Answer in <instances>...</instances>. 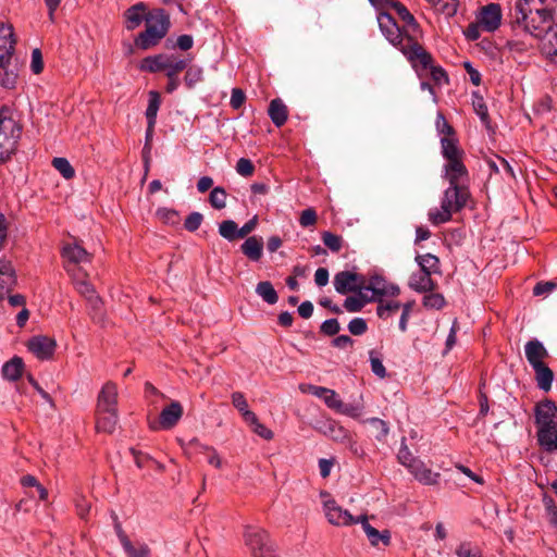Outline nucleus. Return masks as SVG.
Wrapping results in <instances>:
<instances>
[{
	"instance_id": "nucleus-45",
	"label": "nucleus",
	"mask_w": 557,
	"mask_h": 557,
	"mask_svg": "<svg viewBox=\"0 0 557 557\" xmlns=\"http://www.w3.org/2000/svg\"><path fill=\"white\" fill-rule=\"evenodd\" d=\"M219 234L230 242L239 238L238 226L233 220L222 221L219 224Z\"/></svg>"
},
{
	"instance_id": "nucleus-5",
	"label": "nucleus",
	"mask_w": 557,
	"mask_h": 557,
	"mask_svg": "<svg viewBox=\"0 0 557 557\" xmlns=\"http://www.w3.org/2000/svg\"><path fill=\"white\" fill-rule=\"evenodd\" d=\"M463 152L455 145V211L473 208V199L468 188V171L461 161Z\"/></svg>"
},
{
	"instance_id": "nucleus-3",
	"label": "nucleus",
	"mask_w": 557,
	"mask_h": 557,
	"mask_svg": "<svg viewBox=\"0 0 557 557\" xmlns=\"http://www.w3.org/2000/svg\"><path fill=\"white\" fill-rule=\"evenodd\" d=\"M171 28L170 14L161 9L149 10L145 21V30L140 32L134 44L141 50H148L157 46L169 33Z\"/></svg>"
},
{
	"instance_id": "nucleus-34",
	"label": "nucleus",
	"mask_w": 557,
	"mask_h": 557,
	"mask_svg": "<svg viewBox=\"0 0 557 557\" xmlns=\"http://www.w3.org/2000/svg\"><path fill=\"white\" fill-rule=\"evenodd\" d=\"M533 370L537 386L544 392L550 391L554 381L553 371L545 363L534 367Z\"/></svg>"
},
{
	"instance_id": "nucleus-19",
	"label": "nucleus",
	"mask_w": 557,
	"mask_h": 557,
	"mask_svg": "<svg viewBox=\"0 0 557 557\" xmlns=\"http://www.w3.org/2000/svg\"><path fill=\"white\" fill-rule=\"evenodd\" d=\"M524 354L532 368L541 366L548 357V351L539 339H531L524 346Z\"/></svg>"
},
{
	"instance_id": "nucleus-16",
	"label": "nucleus",
	"mask_w": 557,
	"mask_h": 557,
	"mask_svg": "<svg viewBox=\"0 0 557 557\" xmlns=\"http://www.w3.org/2000/svg\"><path fill=\"white\" fill-rule=\"evenodd\" d=\"M14 28L9 24H0V62H10L15 49Z\"/></svg>"
},
{
	"instance_id": "nucleus-1",
	"label": "nucleus",
	"mask_w": 557,
	"mask_h": 557,
	"mask_svg": "<svg viewBox=\"0 0 557 557\" xmlns=\"http://www.w3.org/2000/svg\"><path fill=\"white\" fill-rule=\"evenodd\" d=\"M380 28L386 39L397 47L411 65L428 64L430 53L413 37L400 28L389 13H380L377 16Z\"/></svg>"
},
{
	"instance_id": "nucleus-47",
	"label": "nucleus",
	"mask_w": 557,
	"mask_h": 557,
	"mask_svg": "<svg viewBox=\"0 0 557 557\" xmlns=\"http://www.w3.org/2000/svg\"><path fill=\"white\" fill-rule=\"evenodd\" d=\"M373 298H364L363 296H348L344 301V308L348 312H359L362 310L366 304L372 302Z\"/></svg>"
},
{
	"instance_id": "nucleus-58",
	"label": "nucleus",
	"mask_w": 557,
	"mask_h": 557,
	"mask_svg": "<svg viewBox=\"0 0 557 557\" xmlns=\"http://www.w3.org/2000/svg\"><path fill=\"white\" fill-rule=\"evenodd\" d=\"M236 172L244 177H250L255 173V165L251 160L240 158L236 163Z\"/></svg>"
},
{
	"instance_id": "nucleus-14",
	"label": "nucleus",
	"mask_w": 557,
	"mask_h": 557,
	"mask_svg": "<svg viewBox=\"0 0 557 557\" xmlns=\"http://www.w3.org/2000/svg\"><path fill=\"white\" fill-rule=\"evenodd\" d=\"M55 341L44 335L33 336L27 342L28 350L40 360H48L52 358L55 351Z\"/></svg>"
},
{
	"instance_id": "nucleus-15",
	"label": "nucleus",
	"mask_w": 557,
	"mask_h": 557,
	"mask_svg": "<svg viewBox=\"0 0 557 557\" xmlns=\"http://www.w3.org/2000/svg\"><path fill=\"white\" fill-rule=\"evenodd\" d=\"M183 406L178 401L173 400L169 406L162 409L158 422L159 426H157L154 423H151L150 428L152 430H158L159 428L163 430H170L177 424L183 416Z\"/></svg>"
},
{
	"instance_id": "nucleus-13",
	"label": "nucleus",
	"mask_w": 557,
	"mask_h": 557,
	"mask_svg": "<svg viewBox=\"0 0 557 557\" xmlns=\"http://www.w3.org/2000/svg\"><path fill=\"white\" fill-rule=\"evenodd\" d=\"M119 391L116 383L108 381L104 383L97 396L96 411H117Z\"/></svg>"
},
{
	"instance_id": "nucleus-51",
	"label": "nucleus",
	"mask_w": 557,
	"mask_h": 557,
	"mask_svg": "<svg viewBox=\"0 0 557 557\" xmlns=\"http://www.w3.org/2000/svg\"><path fill=\"white\" fill-rule=\"evenodd\" d=\"M184 82L188 88H193L196 84L202 81V70L199 66L186 67Z\"/></svg>"
},
{
	"instance_id": "nucleus-18",
	"label": "nucleus",
	"mask_w": 557,
	"mask_h": 557,
	"mask_svg": "<svg viewBox=\"0 0 557 557\" xmlns=\"http://www.w3.org/2000/svg\"><path fill=\"white\" fill-rule=\"evenodd\" d=\"M16 283V275L12 263L0 259V299L4 298Z\"/></svg>"
},
{
	"instance_id": "nucleus-64",
	"label": "nucleus",
	"mask_w": 557,
	"mask_h": 557,
	"mask_svg": "<svg viewBox=\"0 0 557 557\" xmlns=\"http://www.w3.org/2000/svg\"><path fill=\"white\" fill-rule=\"evenodd\" d=\"M339 330H341V326H339L337 319L325 320L320 326L321 333H323L324 335H327V336L336 335L339 332Z\"/></svg>"
},
{
	"instance_id": "nucleus-2",
	"label": "nucleus",
	"mask_w": 557,
	"mask_h": 557,
	"mask_svg": "<svg viewBox=\"0 0 557 557\" xmlns=\"http://www.w3.org/2000/svg\"><path fill=\"white\" fill-rule=\"evenodd\" d=\"M435 127L438 134H444L446 136L442 137V148L443 156L447 160L445 164V178L449 183V188L445 191V198L442 202V210L432 209L429 212L430 221L437 225L448 221L451 216L453 201L449 199V190L453 188V138L450 135L453 134V127L449 122L445 119L442 112L437 113Z\"/></svg>"
},
{
	"instance_id": "nucleus-23",
	"label": "nucleus",
	"mask_w": 557,
	"mask_h": 557,
	"mask_svg": "<svg viewBox=\"0 0 557 557\" xmlns=\"http://www.w3.org/2000/svg\"><path fill=\"white\" fill-rule=\"evenodd\" d=\"M240 251L244 256H246L250 261L258 262L262 258L263 255V239L258 236H249L246 240L240 245Z\"/></svg>"
},
{
	"instance_id": "nucleus-49",
	"label": "nucleus",
	"mask_w": 557,
	"mask_h": 557,
	"mask_svg": "<svg viewBox=\"0 0 557 557\" xmlns=\"http://www.w3.org/2000/svg\"><path fill=\"white\" fill-rule=\"evenodd\" d=\"M322 242L332 252H338L342 249L344 243L342 236L331 232L322 233Z\"/></svg>"
},
{
	"instance_id": "nucleus-28",
	"label": "nucleus",
	"mask_w": 557,
	"mask_h": 557,
	"mask_svg": "<svg viewBox=\"0 0 557 557\" xmlns=\"http://www.w3.org/2000/svg\"><path fill=\"white\" fill-rule=\"evenodd\" d=\"M174 55L158 54L153 57H147L143 60L140 69L146 72L156 73L164 71L170 62L174 59Z\"/></svg>"
},
{
	"instance_id": "nucleus-48",
	"label": "nucleus",
	"mask_w": 557,
	"mask_h": 557,
	"mask_svg": "<svg viewBox=\"0 0 557 557\" xmlns=\"http://www.w3.org/2000/svg\"><path fill=\"white\" fill-rule=\"evenodd\" d=\"M226 191L222 187H214L210 191L209 202L210 205L218 210L224 209L226 206Z\"/></svg>"
},
{
	"instance_id": "nucleus-4",
	"label": "nucleus",
	"mask_w": 557,
	"mask_h": 557,
	"mask_svg": "<svg viewBox=\"0 0 557 557\" xmlns=\"http://www.w3.org/2000/svg\"><path fill=\"white\" fill-rule=\"evenodd\" d=\"M22 125L16 112L8 106L0 108V163L8 161L17 149Z\"/></svg>"
},
{
	"instance_id": "nucleus-27",
	"label": "nucleus",
	"mask_w": 557,
	"mask_h": 557,
	"mask_svg": "<svg viewBox=\"0 0 557 557\" xmlns=\"http://www.w3.org/2000/svg\"><path fill=\"white\" fill-rule=\"evenodd\" d=\"M119 421V411L97 412L96 429L98 432L113 433Z\"/></svg>"
},
{
	"instance_id": "nucleus-39",
	"label": "nucleus",
	"mask_w": 557,
	"mask_h": 557,
	"mask_svg": "<svg viewBox=\"0 0 557 557\" xmlns=\"http://www.w3.org/2000/svg\"><path fill=\"white\" fill-rule=\"evenodd\" d=\"M76 289L82 296H84L89 301V304L91 305V307L94 309L100 308L101 300L97 296L96 290L90 283H88L86 281L77 282Z\"/></svg>"
},
{
	"instance_id": "nucleus-6",
	"label": "nucleus",
	"mask_w": 557,
	"mask_h": 557,
	"mask_svg": "<svg viewBox=\"0 0 557 557\" xmlns=\"http://www.w3.org/2000/svg\"><path fill=\"white\" fill-rule=\"evenodd\" d=\"M244 541L253 557H276L265 530L247 527L244 532Z\"/></svg>"
},
{
	"instance_id": "nucleus-63",
	"label": "nucleus",
	"mask_w": 557,
	"mask_h": 557,
	"mask_svg": "<svg viewBox=\"0 0 557 557\" xmlns=\"http://www.w3.org/2000/svg\"><path fill=\"white\" fill-rule=\"evenodd\" d=\"M317 212L312 208L304 210L299 218V223L302 227L313 226L317 223Z\"/></svg>"
},
{
	"instance_id": "nucleus-21",
	"label": "nucleus",
	"mask_w": 557,
	"mask_h": 557,
	"mask_svg": "<svg viewBox=\"0 0 557 557\" xmlns=\"http://www.w3.org/2000/svg\"><path fill=\"white\" fill-rule=\"evenodd\" d=\"M147 5L144 2L136 3L129 7L124 12L125 27L127 30H134L146 21L147 17Z\"/></svg>"
},
{
	"instance_id": "nucleus-20",
	"label": "nucleus",
	"mask_w": 557,
	"mask_h": 557,
	"mask_svg": "<svg viewBox=\"0 0 557 557\" xmlns=\"http://www.w3.org/2000/svg\"><path fill=\"white\" fill-rule=\"evenodd\" d=\"M188 66V61L185 59L174 58L169 66L164 70L168 77L165 87L166 92L172 94L180 85L178 74Z\"/></svg>"
},
{
	"instance_id": "nucleus-62",
	"label": "nucleus",
	"mask_w": 557,
	"mask_h": 557,
	"mask_svg": "<svg viewBox=\"0 0 557 557\" xmlns=\"http://www.w3.org/2000/svg\"><path fill=\"white\" fill-rule=\"evenodd\" d=\"M202 219L203 218L201 213L193 212L186 218L184 227L189 232H195L200 227Z\"/></svg>"
},
{
	"instance_id": "nucleus-30",
	"label": "nucleus",
	"mask_w": 557,
	"mask_h": 557,
	"mask_svg": "<svg viewBox=\"0 0 557 557\" xmlns=\"http://www.w3.org/2000/svg\"><path fill=\"white\" fill-rule=\"evenodd\" d=\"M537 441L546 451L557 450V425L537 429Z\"/></svg>"
},
{
	"instance_id": "nucleus-29",
	"label": "nucleus",
	"mask_w": 557,
	"mask_h": 557,
	"mask_svg": "<svg viewBox=\"0 0 557 557\" xmlns=\"http://www.w3.org/2000/svg\"><path fill=\"white\" fill-rule=\"evenodd\" d=\"M408 469L420 482L425 484L436 483L438 474L432 472L422 461L411 460V463H408Z\"/></svg>"
},
{
	"instance_id": "nucleus-61",
	"label": "nucleus",
	"mask_w": 557,
	"mask_h": 557,
	"mask_svg": "<svg viewBox=\"0 0 557 557\" xmlns=\"http://www.w3.org/2000/svg\"><path fill=\"white\" fill-rule=\"evenodd\" d=\"M348 330L352 335L360 336L367 332L368 325L364 319L354 318L348 323Z\"/></svg>"
},
{
	"instance_id": "nucleus-26",
	"label": "nucleus",
	"mask_w": 557,
	"mask_h": 557,
	"mask_svg": "<svg viewBox=\"0 0 557 557\" xmlns=\"http://www.w3.org/2000/svg\"><path fill=\"white\" fill-rule=\"evenodd\" d=\"M268 114L276 127L283 126L288 119V109L282 99H273L268 109Z\"/></svg>"
},
{
	"instance_id": "nucleus-40",
	"label": "nucleus",
	"mask_w": 557,
	"mask_h": 557,
	"mask_svg": "<svg viewBox=\"0 0 557 557\" xmlns=\"http://www.w3.org/2000/svg\"><path fill=\"white\" fill-rule=\"evenodd\" d=\"M546 5L544 0H519L515 7V18L517 15H527L532 11L542 10Z\"/></svg>"
},
{
	"instance_id": "nucleus-32",
	"label": "nucleus",
	"mask_w": 557,
	"mask_h": 557,
	"mask_svg": "<svg viewBox=\"0 0 557 557\" xmlns=\"http://www.w3.org/2000/svg\"><path fill=\"white\" fill-rule=\"evenodd\" d=\"M409 287L419 293L431 290L433 288L431 273L422 270L413 273L409 280Z\"/></svg>"
},
{
	"instance_id": "nucleus-31",
	"label": "nucleus",
	"mask_w": 557,
	"mask_h": 557,
	"mask_svg": "<svg viewBox=\"0 0 557 557\" xmlns=\"http://www.w3.org/2000/svg\"><path fill=\"white\" fill-rule=\"evenodd\" d=\"M10 62H0V86L12 90L16 88L18 73L16 69L9 67Z\"/></svg>"
},
{
	"instance_id": "nucleus-12",
	"label": "nucleus",
	"mask_w": 557,
	"mask_h": 557,
	"mask_svg": "<svg viewBox=\"0 0 557 557\" xmlns=\"http://www.w3.org/2000/svg\"><path fill=\"white\" fill-rule=\"evenodd\" d=\"M384 7L392 8L398 15L399 20L403 22L401 28L404 32L419 41L421 29L414 16L409 12V10L401 2L395 0H389L388 3Z\"/></svg>"
},
{
	"instance_id": "nucleus-38",
	"label": "nucleus",
	"mask_w": 557,
	"mask_h": 557,
	"mask_svg": "<svg viewBox=\"0 0 557 557\" xmlns=\"http://www.w3.org/2000/svg\"><path fill=\"white\" fill-rule=\"evenodd\" d=\"M362 423H368L371 426V431L376 441L383 442L388 435L389 428L386 421L380 418H370L362 420Z\"/></svg>"
},
{
	"instance_id": "nucleus-8",
	"label": "nucleus",
	"mask_w": 557,
	"mask_h": 557,
	"mask_svg": "<svg viewBox=\"0 0 557 557\" xmlns=\"http://www.w3.org/2000/svg\"><path fill=\"white\" fill-rule=\"evenodd\" d=\"M366 290H371L372 302H381L383 297H396L400 289L397 285L388 283L382 275H371L364 283Z\"/></svg>"
},
{
	"instance_id": "nucleus-60",
	"label": "nucleus",
	"mask_w": 557,
	"mask_h": 557,
	"mask_svg": "<svg viewBox=\"0 0 557 557\" xmlns=\"http://www.w3.org/2000/svg\"><path fill=\"white\" fill-rule=\"evenodd\" d=\"M456 554L458 557H482L480 548L471 543H462Z\"/></svg>"
},
{
	"instance_id": "nucleus-54",
	"label": "nucleus",
	"mask_w": 557,
	"mask_h": 557,
	"mask_svg": "<svg viewBox=\"0 0 557 557\" xmlns=\"http://www.w3.org/2000/svg\"><path fill=\"white\" fill-rule=\"evenodd\" d=\"M324 404L332 410L338 412L342 407V399L339 398L338 394L330 388H326V393L324 394L323 398Z\"/></svg>"
},
{
	"instance_id": "nucleus-25",
	"label": "nucleus",
	"mask_w": 557,
	"mask_h": 557,
	"mask_svg": "<svg viewBox=\"0 0 557 557\" xmlns=\"http://www.w3.org/2000/svg\"><path fill=\"white\" fill-rule=\"evenodd\" d=\"M322 433L337 443H345L350 432L335 420H327L321 426Z\"/></svg>"
},
{
	"instance_id": "nucleus-50",
	"label": "nucleus",
	"mask_w": 557,
	"mask_h": 557,
	"mask_svg": "<svg viewBox=\"0 0 557 557\" xmlns=\"http://www.w3.org/2000/svg\"><path fill=\"white\" fill-rule=\"evenodd\" d=\"M401 305L398 301H389L384 304L381 299L376 308V313L381 319H387L400 309Z\"/></svg>"
},
{
	"instance_id": "nucleus-52",
	"label": "nucleus",
	"mask_w": 557,
	"mask_h": 557,
	"mask_svg": "<svg viewBox=\"0 0 557 557\" xmlns=\"http://www.w3.org/2000/svg\"><path fill=\"white\" fill-rule=\"evenodd\" d=\"M156 215L165 224L174 225L180 222L178 213L172 209L160 208L157 210Z\"/></svg>"
},
{
	"instance_id": "nucleus-44",
	"label": "nucleus",
	"mask_w": 557,
	"mask_h": 557,
	"mask_svg": "<svg viewBox=\"0 0 557 557\" xmlns=\"http://www.w3.org/2000/svg\"><path fill=\"white\" fill-rule=\"evenodd\" d=\"M434 11L442 15L449 24V18L453 16V0H426Z\"/></svg>"
},
{
	"instance_id": "nucleus-36",
	"label": "nucleus",
	"mask_w": 557,
	"mask_h": 557,
	"mask_svg": "<svg viewBox=\"0 0 557 557\" xmlns=\"http://www.w3.org/2000/svg\"><path fill=\"white\" fill-rule=\"evenodd\" d=\"M23 367L24 364L22 358L13 357L11 360L3 364L2 374L10 381H16L22 375Z\"/></svg>"
},
{
	"instance_id": "nucleus-22",
	"label": "nucleus",
	"mask_w": 557,
	"mask_h": 557,
	"mask_svg": "<svg viewBox=\"0 0 557 557\" xmlns=\"http://www.w3.org/2000/svg\"><path fill=\"white\" fill-rule=\"evenodd\" d=\"M412 67L416 70V72L419 74V76H422L423 74H430L433 82L437 85L441 84H448L449 77L447 72L442 67L433 64L432 55L430 54V60L426 65L422 64H416L412 65Z\"/></svg>"
},
{
	"instance_id": "nucleus-17",
	"label": "nucleus",
	"mask_w": 557,
	"mask_h": 557,
	"mask_svg": "<svg viewBox=\"0 0 557 557\" xmlns=\"http://www.w3.org/2000/svg\"><path fill=\"white\" fill-rule=\"evenodd\" d=\"M537 429L557 425V407L550 400L539 404L535 408Z\"/></svg>"
},
{
	"instance_id": "nucleus-42",
	"label": "nucleus",
	"mask_w": 557,
	"mask_h": 557,
	"mask_svg": "<svg viewBox=\"0 0 557 557\" xmlns=\"http://www.w3.org/2000/svg\"><path fill=\"white\" fill-rule=\"evenodd\" d=\"M416 261L422 271L429 272L431 274L438 272L440 260L437 257L431 253L419 255L416 257Z\"/></svg>"
},
{
	"instance_id": "nucleus-46",
	"label": "nucleus",
	"mask_w": 557,
	"mask_h": 557,
	"mask_svg": "<svg viewBox=\"0 0 557 557\" xmlns=\"http://www.w3.org/2000/svg\"><path fill=\"white\" fill-rule=\"evenodd\" d=\"M52 166L65 178L71 180L75 176V170L66 158L55 157L52 160Z\"/></svg>"
},
{
	"instance_id": "nucleus-24",
	"label": "nucleus",
	"mask_w": 557,
	"mask_h": 557,
	"mask_svg": "<svg viewBox=\"0 0 557 557\" xmlns=\"http://www.w3.org/2000/svg\"><path fill=\"white\" fill-rule=\"evenodd\" d=\"M359 522L361 523L362 530L367 534V537L371 545L377 546L380 542H382L385 546L389 545L391 543V535L387 530L380 532L374 527H372L367 516H360Z\"/></svg>"
},
{
	"instance_id": "nucleus-53",
	"label": "nucleus",
	"mask_w": 557,
	"mask_h": 557,
	"mask_svg": "<svg viewBox=\"0 0 557 557\" xmlns=\"http://www.w3.org/2000/svg\"><path fill=\"white\" fill-rule=\"evenodd\" d=\"M455 474H460L469 480V482H473V484L483 485L484 480L481 475L474 473L471 469L462 466L455 465Z\"/></svg>"
},
{
	"instance_id": "nucleus-57",
	"label": "nucleus",
	"mask_w": 557,
	"mask_h": 557,
	"mask_svg": "<svg viewBox=\"0 0 557 557\" xmlns=\"http://www.w3.org/2000/svg\"><path fill=\"white\" fill-rule=\"evenodd\" d=\"M423 305L430 309H441L445 305V299L441 294L431 293L424 296Z\"/></svg>"
},
{
	"instance_id": "nucleus-59",
	"label": "nucleus",
	"mask_w": 557,
	"mask_h": 557,
	"mask_svg": "<svg viewBox=\"0 0 557 557\" xmlns=\"http://www.w3.org/2000/svg\"><path fill=\"white\" fill-rule=\"evenodd\" d=\"M352 456L363 459L367 456L364 448L357 442V440L349 434V438L344 443Z\"/></svg>"
},
{
	"instance_id": "nucleus-55",
	"label": "nucleus",
	"mask_w": 557,
	"mask_h": 557,
	"mask_svg": "<svg viewBox=\"0 0 557 557\" xmlns=\"http://www.w3.org/2000/svg\"><path fill=\"white\" fill-rule=\"evenodd\" d=\"M338 413L348 416L352 419H359L363 413V406L361 404H342Z\"/></svg>"
},
{
	"instance_id": "nucleus-33",
	"label": "nucleus",
	"mask_w": 557,
	"mask_h": 557,
	"mask_svg": "<svg viewBox=\"0 0 557 557\" xmlns=\"http://www.w3.org/2000/svg\"><path fill=\"white\" fill-rule=\"evenodd\" d=\"M62 256L72 263L89 262L90 255L79 245H67L63 248Z\"/></svg>"
},
{
	"instance_id": "nucleus-11",
	"label": "nucleus",
	"mask_w": 557,
	"mask_h": 557,
	"mask_svg": "<svg viewBox=\"0 0 557 557\" xmlns=\"http://www.w3.org/2000/svg\"><path fill=\"white\" fill-rule=\"evenodd\" d=\"M502 9L497 3H490L482 7L476 14L479 25L483 30L488 33L498 29L502 24Z\"/></svg>"
},
{
	"instance_id": "nucleus-43",
	"label": "nucleus",
	"mask_w": 557,
	"mask_h": 557,
	"mask_svg": "<svg viewBox=\"0 0 557 557\" xmlns=\"http://www.w3.org/2000/svg\"><path fill=\"white\" fill-rule=\"evenodd\" d=\"M472 106L474 112L479 115L482 123L488 126L490 124V115L488 110L486 107V103L482 96H480L478 92L472 94Z\"/></svg>"
},
{
	"instance_id": "nucleus-35",
	"label": "nucleus",
	"mask_w": 557,
	"mask_h": 557,
	"mask_svg": "<svg viewBox=\"0 0 557 557\" xmlns=\"http://www.w3.org/2000/svg\"><path fill=\"white\" fill-rule=\"evenodd\" d=\"M161 104L160 95L158 91L149 92L148 107L146 109V117L148 122V129L153 131L157 120V114Z\"/></svg>"
},
{
	"instance_id": "nucleus-7",
	"label": "nucleus",
	"mask_w": 557,
	"mask_h": 557,
	"mask_svg": "<svg viewBox=\"0 0 557 557\" xmlns=\"http://www.w3.org/2000/svg\"><path fill=\"white\" fill-rule=\"evenodd\" d=\"M554 9L550 10L547 5L542 10L532 11L527 15H517L516 22L521 25L528 33L533 36H540L544 30L550 27L553 22Z\"/></svg>"
},
{
	"instance_id": "nucleus-9",
	"label": "nucleus",
	"mask_w": 557,
	"mask_h": 557,
	"mask_svg": "<svg viewBox=\"0 0 557 557\" xmlns=\"http://www.w3.org/2000/svg\"><path fill=\"white\" fill-rule=\"evenodd\" d=\"M366 277L352 271H341L334 275L333 284L335 290L341 295L356 293L364 288Z\"/></svg>"
},
{
	"instance_id": "nucleus-41",
	"label": "nucleus",
	"mask_w": 557,
	"mask_h": 557,
	"mask_svg": "<svg viewBox=\"0 0 557 557\" xmlns=\"http://www.w3.org/2000/svg\"><path fill=\"white\" fill-rule=\"evenodd\" d=\"M256 293L269 305H274L278 300V296L273 285L268 282H260L257 284Z\"/></svg>"
},
{
	"instance_id": "nucleus-37",
	"label": "nucleus",
	"mask_w": 557,
	"mask_h": 557,
	"mask_svg": "<svg viewBox=\"0 0 557 557\" xmlns=\"http://www.w3.org/2000/svg\"><path fill=\"white\" fill-rule=\"evenodd\" d=\"M542 53L552 63L557 64V32L547 34L541 47Z\"/></svg>"
},
{
	"instance_id": "nucleus-56",
	"label": "nucleus",
	"mask_w": 557,
	"mask_h": 557,
	"mask_svg": "<svg viewBox=\"0 0 557 557\" xmlns=\"http://www.w3.org/2000/svg\"><path fill=\"white\" fill-rule=\"evenodd\" d=\"M128 557H150V548L147 544H138L134 546L129 542V546L123 547Z\"/></svg>"
},
{
	"instance_id": "nucleus-10",
	"label": "nucleus",
	"mask_w": 557,
	"mask_h": 557,
	"mask_svg": "<svg viewBox=\"0 0 557 557\" xmlns=\"http://www.w3.org/2000/svg\"><path fill=\"white\" fill-rule=\"evenodd\" d=\"M327 521L336 527H347L359 523V517L355 518L348 510L343 509L335 500L329 499L323 504Z\"/></svg>"
}]
</instances>
